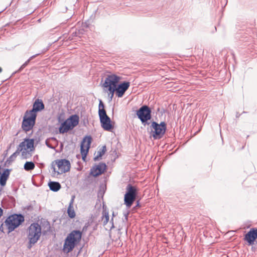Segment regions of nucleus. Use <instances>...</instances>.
I'll use <instances>...</instances> for the list:
<instances>
[{"mask_svg": "<svg viewBox=\"0 0 257 257\" xmlns=\"http://www.w3.org/2000/svg\"><path fill=\"white\" fill-rule=\"evenodd\" d=\"M106 151V148L105 146H103L102 147L101 149L99 150L97 152V154L96 156H95L93 158L94 161H97L99 160L102 156L104 155Z\"/></svg>", "mask_w": 257, "mask_h": 257, "instance_id": "22", "label": "nucleus"}, {"mask_svg": "<svg viewBox=\"0 0 257 257\" xmlns=\"http://www.w3.org/2000/svg\"><path fill=\"white\" fill-rule=\"evenodd\" d=\"M114 227V226L113 225H112L110 227V230H111L112 228H113Z\"/></svg>", "mask_w": 257, "mask_h": 257, "instance_id": "43", "label": "nucleus"}, {"mask_svg": "<svg viewBox=\"0 0 257 257\" xmlns=\"http://www.w3.org/2000/svg\"><path fill=\"white\" fill-rule=\"evenodd\" d=\"M5 229V228L4 227V226H1L0 230H1V231L3 232H5V231H4Z\"/></svg>", "mask_w": 257, "mask_h": 257, "instance_id": "39", "label": "nucleus"}, {"mask_svg": "<svg viewBox=\"0 0 257 257\" xmlns=\"http://www.w3.org/2000/svg\"><path fill=\"white\" fill-rule=\"evenodd\" d=\"M46 225H50L49 222H48V221H47V224H46Z\"/></svg>", "mask_w": 257, "mask_h": 257, "instance_id": "44", "label": "nucleus"}, {"mask_svg": "<svg viewBox=\"0 0 257 257\" xmlns=\"http://www.w3.org/2000/svg\"><path fill=\"white\" fill-rule=\"evenodd\" d=\"M25 143V146L22 148V150L24 148L27 150L30 149V151L34 149L35 140L34 139L26 138L23 142Z\"/></svg>", "mask_w": 257, "mask_h": 257, "instance_id": "19", "label": "nucleus"}, {"mask_svg": "<svg viewBox=\"0 0 257 257\" xmlns=\"http://www.w3.org/2000/svg\"><path fill=\"white\" fill-rule=\"evenodd\" d=\"M45 108L44 104L42 99H37L33 104L32 108L29 110V112L37 115V112Z\"/></svg>", "mask_w": 257, "mask_h": 257, "instance_id": "16", "label": "nucleus"}, {"mask_svg": "<svg viewBox=\"0 0 257 257\" xmlns=\"http://www.w3.org/2000/svg\"><path fill=\"white\" fill-rule=\"evenodd\" d=\"M82 233L79 230H73L69 233L65 238L63 246V250L65 253H69L71 251L75 245L77 244L81 240Z\"/></svg>", "mask_w": 257, "mask_h": 257, "instance_id": "1", "label": "nucleus"}, {"mask_svg": "<svg viewBox=\"0 0 257 257\" xmlns=\"http://www.w3.org/2000/svg\"><path fill=\"white\" fill-rule=\"evenodd\" d=\"M152 110L148 105L144 104L136 110V115L144 125H149L152 118Z\"/></svg>", "mask_w": 257, "mask_h": 257, "instance_id": "4", "label": "nucleus"}, {"mask_svg": "<svg viewBox=\"0 0 257 257\" xmlns=\"http://www.w3.org/2000/svg\"><path fill=\"white\" fill-rule=\"evenodd\" d=\"M3 69L1 67H0V73L2 72Z\"/></svg>", "mask_w": 257, "mask_h": 257, "instance_id": "42", "label": "nucleus"}, {"mask_svg": "<svg viewBox=\"0 0 257 257\" xmlns=\"http://www.w3.org/2000/svg\"><path fill=\"white\" fill-rule=\"evenodd\" d=\"M11 171V169H6L4 170L3 173L1 174L0 185L1 186L4 187L6 185L7 181L9 177Z\"/></svg>", "mask_w": 257, "mask_h": 257, "instance_id": "18", "label": "nucleus"}, {"mask_svg": "<svg viewBox=\"0 0 257 257\" xmlns=\"http://www.w3.org/2000/svg\"><path fill=\"white\" fill-rule=\"evenodd\" d=\"M79 121V117L78 115H71L69 117V118L61 123L59 128V133L63 134L73 130L78 124Z\"/></svg>", "mask_w": 257, "mask_h": 257, "instance_id": "3", "label": "nucleus"}, {"mask_svg": "<svg viewBox=\"0 0 257 257\" xmlns=\"http://www.w3.org/2000/svg\"><path fill=\"white\" fill-rule=\"evenodd\" d=\"M52 169L57 174H62L70 171L71 164L69 160L65 159H58L52 163Z\"/></svg>", "mask_w": 257, "mask_h": 257, "instance_id": "5", "label": "nucleus"}, {"mask_svg": "<svg viewBox=\"0 0 257 257\" xmlns=\"http://www.w3.org/2000/svg\"><path fill=\"white\" fill-rule=\"evenodd\" d=\"M31 225H39V224H38V223L33 222V223H31Z\"/></svg>", "mask_w": 257, "mask_h": 257, "instance_id": "40", "label": "nucleus"}, {"mask_svg": "<svg viewBox=\"0 0 257 257\" xmlns=\"http://www.w3.org/2000/svg\"><path fill=\"white\" fill-rule=\"evenodd\" d=\"M40 54V53H38V54H36L35 55H34L33 56H32L31 57H30L29 58V59L28 60H27L23 65L22 66L25 68L27 65L28 64H29V63L30 62L31 60H33V59H34L35 58H36L37 56L39 55Z\"/></svg>", "mask_w": 257, "mask_h": 257, "instance_id": "29", "label": "nucleus"}, {"mask_svg": "<svg viewBox=\"0 0 257 257\" xmlns=\"http://www.w3.org/2000/svg\"><path fill=\"white\" fill-rule=\"evenodd\" d=\"M101 218L103 225H106L109 220L108 212L104 208Z\"/></svg>", "mask_w": 257, "mask_h": 257, "instance_id": "23", "label": "nucleus"}, {"mask_svg": "<svg viewBox=\"0 0 257 257\" xmlns=\"http://www.w3.org/2000/svg\"><path fill=\"white\" fill-rule=\"evenodd\" d=\"M35 165L34 162L32 161L26 162L24 166V168L26 171H30L35 168Z\"/></svg>", "mask_w": 257, "mask_h": 257, "instance_id": "24", "label": "nucleus"}, {"mask_svg": "<svg viewBox=\"0 0 257 257\" xmlns=\"http://www.w3.org/2000/svg\"><path fill=\"white\" fill-rule=\"evenodd\" d=\"M37 114L29 112L27 110L23 118L22 128L26 132H29L33 129L36 120Z\"/></svg>", "mask_w": 257, "mask_h": 257, "instance_id": "6", "label": "nucleus"}, {"mask_svg": "<svg viewBox=\"0 0 257 257\" xmlns=\"http://www.w3.org/2000/svg\"><path fill=\"white\" fill-rule=\"evenodd\" d=\"M257 238V229L252 228L245 234L244 239L249 245H252Z\"/></svg>", "mask_w": 257, "mask_h": 257, "instance_id": "15", "label": "nucleus"}, {"mask_svg": "<svg viewBox=\"0 0 257 257\" xmlns=\"http://www.w3.org/2000/svg\"><path fill=\"white\" fill-rule=\"evenodd\" d=\"M48 186L50 189L54 192H57L61 187V184L59 182L55 181H50L48 183Z\"/></svg>", "mask_w": 257, "mask_h": 257, "instance_id": "20", "label": "nucleus"}, {"mask_svg": "<svg viewBox=\"0 0 257 257\" xmlns=\"http://www.w3.org/2000/svg\"><path fill=\"white\" fill-rule=\"evenodd\" d=\"M25 220L24 216L21 213L9 215L5 221V225H22Z\"/></svg>", "mask_w": 257, "mask_h": 257, "instance_id": "11", "label": "nucleus"}, {"mask_svg": "<svg viewBox=\"0 0 257 257\" xmlns=\"http://www.w3.org/2000/svg\"><path fill=\"white\" fill-rule=\"evenodd\" d=\"M124 215H125V219H126V218H127V216H126V214H124Z\"/></svg>", "mask_w": 257, "mask_h": 257, "instance_id": "45", "label": "nucleus"}, {"mask_svg": "<svg viewBox=\"0 0 257 257\" xmlns=\"http://www.w3.org/2000/svg\"><path fill=\"white\" fill-rule=\"evenodd\" d=\"M40 54V53H38V54H36L35 55H34L33 56H32L31 57H30L29 58V59L28 60H27L23 65L22 66L25 68L27 65L28 64H29V63L30 62L31 60H33V59H34L35 58H36L37 56L39 55Z\"/></svg>", "mask_w": 257, "mask_h": 257, "instance_id": "30", "label": "nucleus"}, {"mask_svg": "<svg viewBox=\"0 0 257 257\" xmlns=\"http://www.w3.org/2000/svg\"><path fill=\"white\" fill-rule=\"evenodd\" d=\"M120 79L121 77L117 76L116 74H111L107 75L105 77L102 86L104 88L106 89H109L110 87L115 88Z\"/></svg>", "mask_w": 257, "mask_h": 257, "instance_id": "9", "label": "nucleus"}, {"mask_svg": "<svg viewBox=\"0 0 257 257\" xmlns=\"http://www.w3.org/2000/svg\"><path fill=\"white\" fill-rule=\"evenodd\" d=\"M106 167L105 163L102 162L95 165L91 168L90 175L95 177H97L104 172Z\"/></svg>", "mask_w": 257, "mask_h": 257, "instance_id": "13", "label": "nucleus"}, {"mask_svg": "<svg viewBox=\"0 0 257 257\" xmlns=\"http://www.w3.org/2000/svg\"><path fill=\"white\" fill-rule=\"evenodd\" d=\"M25 146V143L24 142H21L19 145V147L17 148V150L9 158H8V159L6 161V163L8 164H11L13 162H14L16 158H17V156L20 154L21 151H22V148Z\"/></svg>", "mask_w": 257, "mask_h": 257, "instance_id": "17", "label": "nucleus"}, {"mask_svg": "<svg viewBox=\"0 0 257 257\" xmlns=\"http://www.w3.org/2000/svg\"><path fill=\"white\" fill-rule=\"evenodd\" d=\"M24 68V67L22 65V66L20 67V68H19L17 71H15V72L13 74V75L14 74L16 73H18V72H21V71H22Z\"/></svg>", "mask_w": 257, "mask_h": 257, "instance_id": "34", "label": "nucleus"}, {"mask_svg": "<svg viewBox=\"0 0 257 257\" xmlns=\"http://www.w3.org/2000/svg\"><path fill=\"white\" fill-rule=\"evenodd\" d=\"M112 216H113V217H112V218H111V220H110V223H111V225H114V222H113V217H114V216H115V214H114V212H113V213H112Z\"/></svg>", "mask_w": 257, "mask_h": 257, "instance_id": "35", "label": "nucleus"}, {"mask_svg": "<svg viewBox=\"0 0 257 257\" xmlns=\"http://www.w3.org/2000/svg\"><path fill=\"white\" fill-rule=\"evenodd\" d=\"M130 86V82L128 81H124L119 84L117 83L115 87L116 95L118 97H122Z\"/></svg>", "mask_w": 257, "mask_h": 257, "instance_id": "14", "label": "nucleus"}, {"mask_svg": "<svg viewBox=\"0 0 257 257\" xmlns=\"http://www.w3.org/2000/svg\"><path fill=\"white\" fill-rule=\"evenodd\" d=\"M1 225H4V223H2Z\"/></svg>", "mask_w": 257, "mask_h": 257, "instance_id": "47", "label": "nucleus"}, {"mask_svg": "<svg viewBox=\"0 0 257 257\" xmlns=\"http://www.w3.org/2000/svg\"><path fill=\"white\" fill-rule=\"evenodd\" d=\"M46 144L47 146L48 147H49V148L53 149V147L51 145H49V144H48V143H47V141H46Z\"/></svg>", "mask_w": 257, "mask_h": 257, "instance_id": "38", "label": "nucleus"}, {"mask_svg": "<svg viewBox=\"0 0 257 257\" xmlns=\"http://www.w3.org/2000/svg\"><path fill=\"white\" fill-rule=\"evenodd\" d=\"M40 54V53H38V54H36L35 55H34L33 56H32L31 57H30L29 58V59L28 60H27L23 65L22 66L25 68L27 65L28 64H29V63L30 62L31 60H33V59H34L35 58H36L37 56L39 55Z\"/></svg>", "mask_w": 257, "mask_h": 257, "instance_id": "28", "label": "nucleus"}, {"mask_svg": "<svg viewBox=\"0 0 257 257\" xmlns=\"http://www.w3.org/2000/svg\"><path fill=\"white\" fill-rule=\"evenodd\" d=\"M137 190L136 187L129 184L126 186V192L124 195V201L126 207H130L136 199Z\"/></svg>", "mask_w": 257, "mask_h": 257, "instance_id": "8", "label": "nucleus"}, {"mask_svg": "<svg viewBox=\"0 0 257 257\" xmlns=\"http://www.w3.org/2000/svg\"><path fill=\"white\" fill-rule=\"evenodd\" d=\"M41 226H30L28 229V238L29 241V244L28 246L29 249H30L32 244L36 243L40 238L41 235Z\"/></svg>", "mask_w": 257, "mask_h": 257, "instance_id": "7", "label": "nucleus"}, {"mask_svg": "<svg viewBox=\"0 0 257 257\" xmlns=\"http://www.w3.org/2000/svg\"><path fill=\"white\" fill-rule=\"evenodd\" d=\"M19 226H6L8 233L14 231Z\"/></svg>", "mask_w": 257, "mask_h": 257, "instance_id": "32", "label": "nucleus"}, {"mask_svg": "<svg viewBox=\"0 0 257 257\" xmlns=\"http://www.w3.org/2000/svg\"><path fill=\"white\" fill-rule=\"evenodd\" d=\"M92 142V138L90 136H85L82 140L80 145V153L82 155V160L85 159L87 155L90 145Z\"/></svg>", "mask_w": 257, "mask_h": 257, "instance_id": "12", "label": "nucleus"}, {"mask_svg": "<svg viewBox=\"0 0 257 257\" xmlns=\"http://www.w3.org/2000/svg\"><path fill=\"white\" fill-rule=\"evenodd\" d=\"M74 197H73L71 199V200L69 203V207L67 209L68 215L69 217L71 218H74L76 215L75 212L74 210V208H73V201H74V200H73Z\"/></svg>", "mask_w": 257, "mask_h": 257, "instance_id": "21", "label": "nucleus"}, {"mask_svg": "<svg viewBox=\"0 0 257 257\" xmlns=\"http://www.w3.org/2000/svg\"><path fill=\"white\" fill-rule=\"evenodd\" d=\"M3 212H4L3 209L1 207H0V218L3 215Z\"/></svg>", "mask_w": 257, "mask_h": 257, "instance_id": "37", "label": "nucleus"}, {"mask_svg": "<svg viewBox=\"0 0 257 257\" xmlns=\"http://www.w3.org/2000/svg\"><path fill=\"white\" fill-rule=\"evenodd\" d=\"M21 152H22V157L23 159H27L31 156L30 153V151H28L26 148H24Z\"/></svg>", "mask_w": 257, "mask_h": 257, "instance_id": "26", "label": "nucleus"}, {"mask_svg": "<svg viewBox=\"0 0 257 257\" xmlns=\"http://www.w3.org/2000/svg\"><path fill=\"white\" fill-rule=\"evenodd\" d=\"M24 68V67L22 65V66L20 67V68H19L17 71H15V72L13 74V75L14 74L16 73H18V72H21V71H22Z\"/></svg>", "mask_w": 257, "mask_h": 257, "instance_id": "33", "label": "nucleus"}, {"mask_svg": "<svg viewBox=\"0 0 257 257\" xmlns=\"http://www.w3.org/2000/svg\"><path fill=\"white\" fill-rule=\"evenodd\" d=\"M106 90L109 92L108 93V99L109 101H110L112 100L113 97L114 96V92H115L116 89L115 88L110 87L109 89H106Z\"/></svg>", "mask_w": 257, "mask_h": 257, "instance_id": "25", "label": "nucleus"}, {"mask_svg": "<svg viewBox=\"0 0 257 257\" xmlns=\"http://www.w3.org/2000/svg\"><path fill=\"white\" fill-rule=\"evenodd\" d=\"M151 131L150 136L154 140H160L164 136L167 130V124L165 121H162L160 123L153 121L150 125Z\"/></svg>", "mask_w": 257, "mask_h": 257, "instance_id": "2", "label": "nucleus"}, {"mask_svg": "<svg viewBox=\"0 0 257 257\" xmlns=\"http://www.w3.org/2000/svg\"><path fill=\"white\" fill-rule=\"evenodd\" d=\"M58 121H59V122H61V121H62V120H61V118H60V116L58 117Z\"/></svg>", "mask_w": 257, "mask_h": 257, "instance_id": "41", "label": "nucleus"}, {"mask_svg": "<svg viewBox=\"0 0 257 257\" xmlns=\"http://www.w3.org/2000/svg\"><path fill=\"white\" fill-rule=\"evenodd\" d=\"M100 122L101 127L105 131H111L113 128V125L111 124V120L110 117L107 115L106 112L101 111L99 115Z\"/></svg>", "mask_w": 257, "mask_h": 257, "instance_id": "10", "label": "nucleus"}, {"mask_svg": "<svg viewBox=\"0 0 257 257\" xmlns=\"http://www.w3.org/2000/svg\"><path fill=\"white\" fill-rule=\"evenodd\" d=\"M105 105L102 101L101 99L99 100V106H98V115H100V112L101 111H106L105 110Z\"/></svg>", "mask_w": 257, "mask_h": 257, "instance_id": "27", "label": "nucleus"}, {"mask_svg": "<svg viewBox=\"0 0 257 257\" xmlns=\"http://www.w3.org/2000/svg\"><path fill=\"white\" fill-rule=\"evenodd\" d=\"M40 54V53H38V54H36L35 55H34L33 56H32L31 57H30L29 58V59L28 60H27L23 65L22 66L25 68L27 65L28 64H29V63L30 62L31 60H33V59H34L35 58H36L37 56L39 55Z\"/></svg>", "mask_w": 257, "mask_h": 257, "instance_id": "31", "label": "nucleus"}, {"mask_svg": "<svg viewBox=\"0 0 257 257\" xmlns=\"http://www.w3.org/2000/svg\"><path fill=\"white\" fill-rule=\"evenodd\" d=\"M28 210H32L33 209V206L31 205H29L26 207V208Z\"/></svg>", "mask_w": 257, "mask_h": 257, "instance_id": "36", "label": "nucleus"}, {"mask_svg": "<svg viewBox=\"0 0 257 257\" xmlns=\"http://www.w3.org/2000/svg\"><path fill=\"white\" fill-rule=\"evenodd\" d=\"M159 110H160V108H158L157 109V111H159Z\"/></svg>", "mask_w": 257, "mask_h": 257, "instance_id": "46", "label": "nucleus"}]
</instances>
